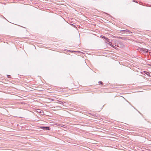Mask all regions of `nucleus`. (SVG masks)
<instances>
[{"label":"nucleus","instance_id":"obj_6","mask_svg":"<svg viewBox=\"0 0 151 151\" xmlns=\"http://www.w3.org/2000/svg\"><path fill=\"white\" fill-rule=\"evenodd\" d=\"M99 83H100V84L101 85L103 84V83L101 81H99Z\"/></svg>","mask_w":151,"mask_h":151},{"label":"nucleus","instance_id":"obj_3","mask_svg":"<svg viewBox=\"0 0 151 151\" xmlns=\"http://www.w3.org/2000/svg\"><path fill=\"white\" fill-rule=\"evenodd\" d=\"M107 44H109V45L111 46V47H114V46L112 45L111 42H110L109 41H108Z\"/></svg>","mask_w":151,"mask_h":151},{"label":"nucleus","instance_id":"obj_2","mask_svg":"<svg viewBox=\"0 0 151 151\" xmlns=\"http://www.w3.org/2000/svg\"><path fill=\"white\" fill-rule=\"evenodd\" d=\"M40 128L41 129H42L44 130H50V128L49 127H40Z\"/></svg>","mask_w":151,"mask_h":151},{"label":"nucleus","instance_id":"obj_10","mask_svg":"<svg viewBox=\"0 0 151 151\" xmlns=\"http://www.w3.org/2000/svg\"><path fill=\"white\" fill-rule=\"evenodd\" d=\"M64 126H65L64 125H62L61 126L62 127H64Z\"/></svg>","mask_w":151,"mask_h":151},{"label":"nucleus","instance_id":"obj_5","mask_svg":"<svg viewBox=\"0 0 151 151\" xmlns=\"http://www.w3.org/2000/svg\"><path fill=\"white\" fill-rule=\"evenodd\" d=\"M144 73L146 74H147V76H150V73H149L148 72H147V71H144Z\"/></svg>","mask_w":151,"mask_h":151},{"label":"nucleus","instance_id":"obj_12","mask_svg":"<svg viewBox=\"0 0 151 151\" xmlns=\"http://www.w3.org/2000/svg\"><path fill=\"white\" fill-rule=\"evenodd\" d=\"M51 100L52 101H54V99H51Z\"/></svg>","mask_w":151,"mask_h":151},{"label":"nucleus","instance_id":"obj_13","mask_svg":"<svg viewBox=\"0 0 151 151\" xmlns=\"http://www.w3.org/2000/svg\"><path fill=\"white\" fill-rule=\"evenodd\" d=\"M133 1H134V2H135L134 0Z\"/></svg>","mask_w":151,"mask_h":151},{"label":"nucleus","instance_id":"obj_1","mask_svg":"<svg viewBox=\"0 0 151 151\" xmlns=\"http://www.w3.org/2000/svg\"><path fill=\"white\" fill-rule=\"evenodd\" d=\"M138 51L142 53V54L146 56L145 54L147 53L148 52V50L147 49H144L140 47H138L137 49Z\"/></svg>","mask_w":151,"mask_h":151},{"label":"nucleus","instance_id":"obj_8","mask_svg":"<svg viewBox=\"0 0 151 151\" xmlns=\"http://www.w3.org/2000/svg\"><path fill=\"white\" fill-rule=\"evenodd\" d=\"M101 37L102 38H104V39H105V38L106 37H105L103 36V35H102L101 36Z\"/></svg>","mask_w":151,"mask_h":151},{"label":"nucleus","instance_id":"obj_11","mask_svg":"<svg viewBox=\"0 0 151 151\" xmlns=\"http://www.w3.org/2000/svg\"><path fill=\"white\" fill-rule=\"evenodd\" d=\"M126 32H129V30H126Z\"/></svg>","mask_w":151,"mask_h":151},{"label":"nucleus","instance_id":"obj_4","mask_svg":"<svg viewBox=\"0 0 151 151\" xmlns=\"http://www.w3.org/2000/svg\"><path fill=\"white\" fill-rule=\"evenodd\" d=\"M57 102H56L57 103H59V104H63V103L62 101H59L58 100H57Z\"/></svg>","mask_w":151,"mask_h":151},{"label":"nucleus","instance_id":"obj_9","mask_svg":"<svg viewBox=\"0 0 151 151\" xmlns=\"http://www.w3.org/2000/svg\"><path fill=\"white\" fill-rule=\"evenodd\" d=\"M7 77L8 78H10V76L9 75H7Z\"/></svg>","mask_w":151,"mask_h":151},{"label":"nucleus","instance_id":"obj_7","mask_svg":"<svg viewBox=\"0 0 151 151\" xmlns=\"http://www.w3.org/2000/svg\"><path fill=\"white\" fill-rule=\"evenodd\" d=\"M105 39L106 40H107L108 41H109L110 40L107 37H106L105 38Z\"/></svg>","mask_w":151,"mask_h":151}]
</instances>
